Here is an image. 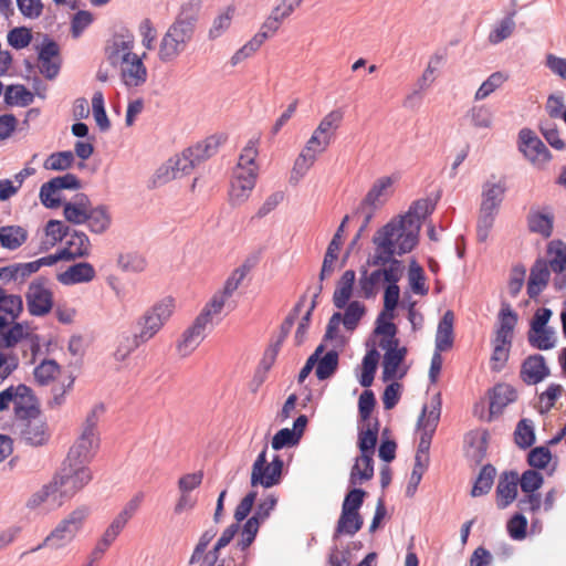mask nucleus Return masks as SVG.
<instances>
[{"label": "nucleus", "mask_w": 566, "mask_h": 566, "mask_svg": "<svg viewBox=\"0 0 566 566\" xmlns=\"http://www.w3.org/2000/svg\"><path fill=\"white\" fill-rule=\"evenodd\" d=\"M512 340L506 338L494 337L493 353L490 359L491 369L501 370L509 359Z\"/></svg>", "instance_id": "obj_44"}, {"label": "nucleus", "mask_w": 566, "mask_h": 566, "mask_svg": "<svg viewBox=\"0 0 566 566\" xmlns=\"http://www.w3.org/2000/svg\"><path fill=\"white\" fill-rule=\"evenodd\" d=\"M514 13L502 19L490 32L489 42L491 44H497L507 38H510L515 30Z\"/></svg>", "instance_id": "obj_50"}, {"label": "nucleus", "mask_w": 566, "mask_h": 566, "mask_svg": "<svg viewBox=\"0 0 566 566\" xmlns=\"http://www.w3.org/2000/svg\"><path fill=\"white\" fill-rule=\"evenodd\" d=\"M418 237L415 223L406 222L400 216L391 219L373 237L375 251L369 264L379 265L398 261L394 258L395 254L402 255L410 252L416 247Z\"/></svg>", "instance_id": "obj_1"}, {"label": "nucleus", "mask_w": 566, "mask_h": 566, "mask_svg": "<svg viewBox=\"0 0 566 566\" xmlns=\"http://www.w3.org/2000/svg\"><path fill=\"white\" fill-rule=\"evenodd\" d=\"M505 190L506 188L504 184L486 182L483 186L482 202L480 208L484 209L485 211L491 210L497 212L503 201Z\"/></svg>", "instance_id": "obj_30"}, {"label": "nucleus", "mask_w": 566, "mask_h": 566, "mask_svg": "<svg viewBox=\"0 0 566 566\" xmlns=\"http://www.w3.org/2000/svg\"><path fill=\"white\" fill-rule=\"evenodd\" d=\"M549 375L545 358L539 355L528 356L521 366L520 377L527 385H536Z\"/></svg>", "instance_id": "obj_20"}, {"label": "nucleus", "mask_w": 566, "mask_h": 566, "mask_svg": "<svg viewBox=\"0 0 566 566\" xmlns=\"http://www.w3.org/2000/svg\"><path fill=\"white\" fill-rule=\"evenodd\" d=\"M374 476V461L373 455L360 454L350 471V484H361Z\"/></svg>", "instance_id": "obj_38"}, {"label": "nucleus", "mask_w": 566, "mask_h": 566, "mask_svg": "<svg viewBox=\"0 0 566 566\" xmlns=\"http://www.w3.org/2000/svg\"><path fill=\"white\" fill-rule=\"evenodd\" d=\"M528 343L541 350L551 349L555 346L554 333L547 328H533L528 333Z\"/></svg>", "instance_id": "obj_52"}, {"label": "nucleus", "mask_w": 566, "mask_h": 566, "mask_svg": "<svg viewBox=\"0 0 566 566\" xmlns=\"http://www.w3.org/2000/svg\"><path fill=\"white\" fill-rule=\"evenodd\" d=\"M23 312V301L20 295L9 294L0 287V349L14 348L23 340L38 349L39 336L28 322H18Z\"/></svg>", "instance_id": "obj_2"}, {"label": "nucleus", "mask_w": 566, "mask_h": 566, "mask_svg": "<svg viewBox=\"0 0 566 566\" xmlns=\"http://www.w3.org/2000/svg\"><path fill=\"white\" fill-rule=\"evenodd\" d=\"M229 298L230 297L226 296L222 292H216L210 301L203 306L197 318L209 327H212L213 319L221 314Z\"/></svg>", "instance_id": "obj_32"}, {"label": "nucleus", "mask_w": 566, "mask_h": 566, "mask_svg": "<svg viewBox=\"0 0 566 566\" xmlns=\"http://www.w3.org/2000/svg\"><path fill=\"white\" fill-rule=\"evenodd\" d=\"M440 415L441 402L439 398L432 401L430 407L424 406L418 420V428L421 432L433 434L438 427Z\"/></svg>", "instance_id": "obj_35"}, {"label": "nucleus", "mask_w": 566, "mask_h": 566, "mask_svg": "<svg viewBox=\"0 0 566 566\" xmlns=\"http://www.w3.org/2000/svg\"><path fill=\"white\" fill-rule=\"evenodd\" d=\"M27 308L32 316L49 314L54 304L51 283L43 276H38L28 286L25 292Z\"/></svg>", "instance_id": "obj_10"}, {"label": "nucleus", "mask_w": 566, "mask_h": 566, "mask_svg": "<svg viewBox=\"0 0 566 566\" xmlns=\"http://www.w3.org/2000/svg\"><path fill=\"white\" fill-rule=\"evenodd\" d=\"M518 474L516 472H504L496 486V503L499 509L509 506L517 495Z\"/></svg>", "instance_id": "obj_22"}, {"label": "nucleus", "mask_w": 566, "mask_h": 566, "mask_svg": "<svg viewBox=\"0 0 566 566\" xmlns=\"http://www.w3.org/2000/svg\"><path fill=\"white\" fill-rule=\"evenodd\" d=\"M28 239V231L20 226H4L0 228V243L4 249L15 250Z\"/></svg>", "instance_id": "obj_37"}, {"label": "nucleus", "mask_w": 566, "mask_h": 566, "mask_svg": "<svg viewBox=\"0 0 566 566\" xmlns=\"http://www.w3.org/2000/svg\"><path fill=\"white\" fill-rule=\"evenodd\" d=\"M92 203L84 193H77L72 201L63 205V216L65 220L73 224H83L87 220Z\"/></svg>", "instance_id": "obj_21"}, {"label": "nucleus", "mask_w": 566, "mask_h": 566, "mask_svg": "<svg viewBox=\"0 0 566 566\" xmlns=\"http://www.w3.org/2000/svg\"><path fill=\"white\" fill-rule=\"evenodd\" d=\"M355 281L356 273L354 270H346L337 281L333 294V303L338 310L344 308L349 302L353 295Z\"/></svg>", "instance_id": "obj_27"}, {"label": "nucleus", "mask_w": 566, "mask_h": 566, "mask_svg": "<svg viewBox=\"0 0 566 566\" xmlns=\"http://www.w3.org/2000/svg\"><path fill=\"white\" fill-rule=\"evenodd\" d=\"M378 269L368 272L366 269L360 271L358 280L359 295L364 298H373L377 295L381 282L401 280L405 266L401 261H390L377 265Z\"/></svg>", "instance_id": "obj_8"}, {"label": "nucleus", "mask_w": 566, "mask_h": 566, "mask_svg": "<svg viewBox=\"0 0 566 566\" xmlns=\"http://www.w3.org/2000/svg\"><path fill=\"white\" fill-rule=\"evenodd\" d=\"M69 239L65 247L61 250V256L64 260H74L77 258L87 256L91 250V242L88 237L81 231L69 233Z\"/></svg>", "instance_id": "obj_24"}, {"label": "nucleus", "mask_w": 566, "mask_h": 566, "mask_svg": "<svg viewBox=\"0 0 566 566\" xmlns=\"http://www.w3.org/2000/svg\"><path fill=\"white\" fill-rule=\"evenodd\" d=\"M514 440L522 449H527L535 442V432L532 420L522 419L518 421L514 431Z\"/></svg>", "instance_id": "obj_49"}, {"label": "nucleus", "mask_w": 566, "mask_h": 566, "mask_svg": "<svg viewBox=\"0 0 566 566\" xmlns=\"http://www.w3.org/2000/svg\"><path fill=\"white\" fill-rule=\"evenodd\" d=\"M220 143L221 140L219 137L210 136L205 140L197 143L195 146H191V149L195 151L196 158H199L201 163L217 153Z\"/></svg>", "instance_id": "obj_63"}, {"label": "nucleus", "mask_w": 566, "mask_h": 566, "mask_svg": "<svg viewBox=\"0 0 566 566\" xmlns=\"http://www.w3.org/2000/svg\"><path fill=\"white\" fill-rule=\"evenodd\" d=\"M175 170L179 174V177L188 175L192 169L200 163L199 158H196L195 151L191 147L185 149L180 155L170 158Z\"/></svg>", "instance_id": "obj_48"}, {"label": "nucleus", "mask_w": 566, "mask_h": 566, "mask_svg": "<svg viewBox=\"0 0 566 566\" xmlns=\"http://www.w3.org/2000/svg\"><path fill=\"white\" fill-rule=\"evenodd\" d=\"M175 307V298L165 296L147 308L137 321L138 332L133 336V346L124 352L118 348L115 358L124 360L132 350L153 339L169 321Z\"/></svg>", "instance_id": "obj_4"}, {"label": "nucleus", "mask_w": 566, "mask_h": 566, "mask_svg": "<svg viewBox=\"0 0 566 566\" xmlns=\"http://www.w3.org/2000/svg\"><path fill=\"white\" fill-rule=\"evenodd\" d=\"M453 323L454 314L452 311H447L439 322L436 335V349L438 352H446L453 345Z\"/></svg>", "instance_id": "obj_29"}, {"label": "nucleus", "mask_w": 566, "mask_h": 566, "mask_svg": "<svg viewBox=\"0 0 566 566\" xmlns=\"http://www.w3.org/2000/svg\"><path fill=\"white\" fill-rule=\"evenodd\" d=\"M92 108L95 122L101 130H108L111 127L109 119L106 115V111L104 107V96L101 91L94 93L92 97Z\"/></svg>", "instance_id": "obj_59"}, {"label": "nucleus", "mask_w": 566, "mask_h": 566, "mask_svg": "<svg viewBox=\"0 0 566 566\" xmlns=\"http://www.w3.org/2000/svg\"><path fill=\"white\" fill-rule=\"evenodd\" d=\"M391 186L390 177H381L374 182L357 209V213L364 214V227H368L375 210L385 203Z\"/></svg>", "instance_id": "obj_14"}, {"label": "nucleus", "mask_w": 566, "mask_h": 566, "mask_svg": "<svg viewBox=\"0 0 566 566\" xmlns=\"http://www.w3.org/2000/svg\"><path fill=\"white\" fill-rule=\"evenodd\" d=\"M516 322L517 315L513 312L509 304L503 303L499 314V327L495 332V337L512 340Z\"/></svg>", "instance_id": "obj_40"}, {"label": "nucleus", "mask_w": 566, "mask_h": 566, "mask_svg": "<svg viewBox=\"0 0 566 566\" xmlns=\"http://www.w3.org/2000/svg\"><path fill=\"white\" fill-rule=\"evenodd\" d=\"M379 357L380 355L376 348H371L364 356L361 364V375L359 379V382L363 387L367 388L371 386Z\"/></svg>", "instance_id": "obj_45"}, {"label": "nucleus", "mask_w": 566, "mask_h": 566, "mask_svg": "<svg viewBox=\"0 0 566 566\" xmlns=\"http://www.w3.org/2000/svg\"><path fill=\"white\" fill-rule=\"evenodd\" d=\"M496 213L497 212L495 211H485L484 209L480 208V214L476 224V237L480 242H485L488 240Z\"/></svg>", "instance_id": "obj_61"}, {"label": "nucleus", "mask_w": 566, "mask_h": 566, "mask_svg": "<svg viewBox=\"0 0 566 566\" xmlns=\"http://www.w3.org/2000/svg\"><path fill=\"white\" fill-rule=\"evenodd\" d=\"M17 419L22 420L35 413H41L39 402L33 390L24 385L14 386L13 400L11 402Z\"/></svg>", "instance_id": "obj_19"}, {"label": "nucleus", "mask_w": 566, "mask_h": 566, "mask_svg": "<svg viewBox=\"0 0 566 566\" xmlns=\"http://www.w3.org/2000/svg\"><path fill=\"white\" fill-rule=\"evenodd\" d=\"M193 31L190 20L177 19L160 40L158 59L164 63L175 61L187 49Z\"/></svg>", "instance_id": "obj_7"}, {"label": "nucleus", "mask_w": 566, "mask_h": 566, "mask_svg": "<svg viewBox=\"0 0 566 566\" xmlns=\"http://www.w3.org/2000/svg\"><path fill=\"white\" fill-rule=\"evenodd\" d=\"M19 437L25 444L38 448L50 441L51 430L45 418L35 413L20 420Z\"/></svg>", "instance_id": "obj_13"}, {"label": "nucleus", "mask_w": 566, "mask_h": 566, "mask_svg": "<svg viewBox=\"0 0 566 566\" xmlns=\"http://www.w3.org/2000/svg\"><path fill=\"white\" fill-rule=\"evenodd\" d=\"M363 524L364 521L359 512L342 511L336 525L335 537L342 534L354 535L361 528Z\"/></svg>", "instance_id": "obj_41"}, {"label": "nucleus", "mask_w": 566, "mask_h": 566, "mask_svg": "<svg viewBox=\"0 0 566 566\" xmlns=\"http://www.w3.org/2000/svg\"><path fill=\"white\" fill-rule=\"evenodd\" d=\"M408 280L410 289L415 294L426 295L428 293L424 272L416 262L410 264Z\"/></svg>", "instance_id": "obj_58"}, {"label": "nucleus", "mask_w": 566, "mask_h": 566, "mask_svg": "<svg viewBox=\"0 0 566 566\" xmlns=\"http://www.w3.org/2000/svg\"><path fill=\"white\" fill-rule=\"evenodd\" d=\"M434 210V203L429 199H419L415 201L409 210L400 216L406 222H412L417 226V232H420L421 221Z\"/></svg>", "instance_id": "obj_39"}, {"label": "nucleus", "mask_w": 566, "mask_h": 566, "mask_svg": "<svg viewBox=\"0 0 566 566\" xmlns=\"http://www.w3.org/2000/svg\"><path fill=\"white\" fill-rule=\"evenodd\" d=\"M99 446L98 434L82 433L70 448L65 461L88 467Z\"/></svg>", "instance_id": "obj_17"}, {"label": "nucleus", "mask_w": 566, "mask_h": 566, "mask_svg": "<svg viewBox=\"0 0 566 566\" xmlns=\"http://www.w3.org/2000/svg\"><path fill=\"white\" fill-rule=\"evenodd\" d=\"M344 113L340 109H333L327 113L314 129L324 136L328 142L333 143L338 128L342 125Z\"/></svg>", "instance_id": "obj_36"}, {"label": "nucleus", "mask_w": 566, "mask_h": 566, "mask_svg": "<svg viewBox=\"0 0 566 566\" xmlns=\"http://www.w3.org/2000/svg\"><path fill=\"white\" fill-rule=\"evenodd\" d=\"M268 447L256 457L251 470V485L263 488H272L277 485L282 479L283 460L275 455L271 462H268L266 458Z\"/></svg>", "instance_id": "obj_9"}, {"label": "nucleus", "mask_w": 566, "mask_h": 566, "mask_svg": "<svg viewBox=\"0 0 566 566\" xmlns=\"http://www.w3.org/2000/svg\"><path fill=\"white\" fill-rule=\"evenodd\" d=\"M517 398L516 390L509 384H497L490 396V413L499 415Z\"/></svg>", "instance_id": "obj_28"}, {"label": "nucleus", "mask_w": 566, "mask_h": 566, "mask_svg": "<svg viewBox=\"0 0 566 566\" xmlns=\"http://www.w3.org/2000/svg\"><path fill=\"white\" fill-rule=\"evenodd\" d=\"M543 475L535 470H526L521 478H518V484L523 493H536V491L543 485Z\"/></svg>", "instance_id": "obj_64"}, {"label": "nucleus", "mask_w": 566, "mask_h": 566, "mask_svg": "<svg viewBox=\"0 0 566 566\" xmlns=\"http://www.w3.org/2000/svg\"><path fill=\"white\" fill-rule=\"evenodd\" d=\"M400 280L388 281L384 292V310L377 318H389L394 319V311L396 310L399 297L400 289L398 282Z\"/></svg>", "instance_id": "obj_42"}, {"label": "nucleus", "mask_w": 566, "mask_h": 566, "mask_svg": "<svg viewBox=\"0 0 566 566\" xmlns=\"http://www.w3.org/2000/svg\"><path fill=\"white\" fill-rule=\"evenodd\" d=\"M555 216L551 206L533 205L527 216L526 224L531 233L548 239L553 234Z\"/></svg>", "instance_id": "obj_16"}, {"label": "nucleus", "mask_w": 566, "mask_h": 566, "mask_svg": "<svg viewBox=\"0 0 566 566\" xmlns=\"http://www.w3.org/2000/svg\"><path fill=\"white\" fill-rule=\"evenodd\" d=\"M87 220L85 223L87 224L90 231L93 233H103L105 232L112 222L111 213L108 212L107 207L101 205L97 207L90 208V212L87 213Z\"/></svg>", "instance_id": "obj_33"}, {"label": "nucleus", "mask_w": 566, "mask_h": 566, "mask_svg": "<svg viewBox=\"0 0 566 566\" xmlns=\"http://www.w3.org/2000/svg\"><path fill=\"white\" fill-rule=\"evenodd\" d=\"M344 308L345 313L342 315L343 324L346 329L353 331L357 327L366 312L365 305L358 301H353L348 302Z\"/></svg>", "instance_id": "obj_54"}, {"label": "nucleus", "mask_w": 566, "mask_h": 566, "mask_svg": "<svg viewBox=\"0 0 566 566\" xmlns=\"http://www.w3.org/2000/svg\"><path fill=\"white\" fill-rule=\"evenodd\" d=\"M54 476L63 488V494L72 499L93 480V472L90 467H83L64 460L61 469Z\"/></svg>", "instance_id": "obj_12"}, {"label": "nucleus", "mask_w": 566, "mask_h": 566, "mask_svg": "<svg viewBox=\"0 0 566 566\" xmlns=\"http://www.w3.org/2000/svg\"><path fill=\"white\" fill-rule=\"evenodd\" d=\"M90 514L91 510L87 505H80L75 507L56 524V526L44 538L43 543L32 551H38L43 546H49L53 549L66 547L82 531Z\"/></svg>", "instance_id": "obj_6"}, {"label": "nucleus", "mask_w": 566, "mask_h": 566, "mask_svg": "<svg viewBox=\"0 0 566 566\" xmlns=\"http://www.w3.org/2000/svg\"><path fill=\"white\" fill-rule=\"evenodd\" d=\"M548 270L556 274H562L566 271V244L560 240H555L547 245Z\"/></svg>", "instance_id": "obj_34"}, {"label": "nucleus", "mask_w": 566, "mask_h": 566, "mask_svg": "<svg viewBox=\"0 0 566 566\" xmlns=\"http://www.w3.org/2000/svg\"><path fill=\"white\" fill-rule=\"evenodd\" d=\"M406 356L407 348L403 346L385 352L382 360V379L385 381L394 379L398 376L399 367L405 360Z\"/></svg>", "instance_id": "obj_31"}, {"label": "nucleus", "mask_w": 566, "mask_h": 566, "mask_svg": "<svg viewBox=\"0 0 566 566\" xmlns=\"http://www.w3.org/2000/svg\"><path fill=\"white\" fill-rule=\"evenodd\" d=\"M397 326L389 318H377L374 335L378 337V347L385 352L396 349L399 346L397 338Z\"/></svg>", "instance_id": "obj_25"}, {"label": "nucleus", "mask_w": 566, "mask_h": 566, "mask_svg": "<svg viewBox=\"0 0 566 566\" xmlns=\"http://www.w3.org/2000/svg\"><path fill=\"white\" fill-rule=\"evenodd\" d=\"M262 38H263V35H254L244 45H242L239 50H237L230 59L231 65L235 66V65L240 64L241 62H243L244 60L253 56L260 50V48L263 45Z\"/></svg>", "instance_id": "obj_55"}, {"label": "nucleus", "mask_w": 566, "mask_h": 566, "mask_svg": "<svg viewBox=\"0 0 566 566\" xmlns=\"http://www.w3.org/2000/svg\"><path fill=\"white\" fill-rule=\"evenodd\" d=\"M96 272L94 266L88 262H81L67 268L57 275L59 282L64 285H73L87 283L94 280Z\"/></svg>", "instance_id": "obj_23"}, {"label": "nucleus", "mask_w": 566, "mask_h": 566, "mask_svg": "<svg viewBox=\"0 0 566 566\" xmlns=\"http://www.w3.org/2000/svg\"><path fill=\"white\" fill-rule=\"evenodd\" d=\"M60 374L61 367L53 359H44L33 370L34 379L41 386L51 384Z\"/></svg>", "instance_id": "obj_43"}, {"label": "nucleus", "mask_w": 566, "mask_h": 566, "mask_svg": "<svg viewBox=\"0 0 566 566\" xmlns=\"http://www.w3.org/2000/svg\"><path fill=\"white\" fill-rule=\"evenodd\" d=\"M509 75L504 72L492 73L475 92V101H482L489 97L494 91L500 88L506 81Z\"/></svg>", "instance_id": "obj_47"}, {"label": "nucleus", "mask_w": 566, "mask_h": 566, "mask_svg": "<svg viewBox=\"0 0 566 566\" xmlns=\"http://www.w3.org/2000/svg\"><path fill=\"white\" fill-rule=\"evenodd\" d=\"M249 271L250 268L247 264H242L241 266L234 269L226 280L224 285L220 292H222L226 296L231 297L233 293L239 289Z\"/></svg>", "instance_id": "obj_57"}, {"label": "nucleus", "mask_w": 566, "mask_h": 566, "mask_svg": "<svg viewBox=\"0 0 566 566\" xmlns=\"http://www.w3.org/2000/svg\"><path fill=\"white\" fill-rule=\"evenodd\" d=\"M33 98V94L21 84L9 85L4 92V101L10 106H28Z\"/></svg>", "instance_id": "obj_46"}, {"label": "nucleus", "mask_w": 566, "mask_h": 566, "mask_svg": "<svg viewBox=\"0 0 566 566\" xmlns=\"http://www.w3.org/2000/svg\"><path fill=\"white\" fill-rule=\"evenodd\" d=\"M331 144L332 143L324 136L314 130L294 161L292 179L298 181L303 178L314 166L317 158L327 150Z\"/></svg>", "instance_id": "obj_11"}, {"label": "nucleus", "mask_w": 566, "mask_h": 566, "mask_svg": "<svg viewBox=\"0 0 566 566\" xmlns=\"http://www.w3.org/2000/svg\"><path fill=\"white\" fill-rule=\"evenodd\" d=\"M518 142L520 150L533 165L544 167L552 159L551 151L533 130L528 128L521 129Z\"/></svg>", "instance_id": "obj_15"}, {"label": "nucleus", "mask_w": 566, "mask_h": 566, "mask_svg": "<svg viewBox=\"0 0 566 566\" xmlns=\"http://www.w3.org/2000/svg\"><path fill=\"white\" fill-rule=\"evenodd\" d=\"M233 14L234 9L228 7L224 12L213 20L212 27L209 30V38L211 40L220 38L230 28Z\"/></svg>", "instance_id": "obj_60"}, {"label": "nucleus", "mask_w": 566, "mask_h": 566, "mask_svg": "<svg viewBox=\"0 0 566 566\" xmlns=\"http://www.w3.org/2000/svg\"><path fill=\"white\" fill-rule=\"evenodd\" d=\"M209 329H211V327L196 317L193 323L184 331L177 342L176 349L178 355L184 358L190 356L203 342Z\"/></svg>", "instance_id": "obj_18"}, {"label": "nucleus", "mask_w": 566, "mask_h": 566, "mask_svg": "<svg viewBox=\"0 0 566 566\" xmlns=\"http://www.w3.org/2000/svg\"><path fill=\"white\" fill-rule=\"evenodd\" d=\"M258 144V139L249 140L239 156L229 189V202L231 206H240L245 202L255 186L259 171L255 163L259 154Z\"/></svg>", "instance_id": "obj_5"}, {"label": "nucleus", "mask_w": 566, "mask_h": 566, "mask_svg": "<svg viewBox=\"0 0 566 566\" xmlns=\"http://www.w3.org/2000/svg\"><path fill=\"white\" fill-rule=\"evenodd\" d=\"M549 276L551 271L546 260H537L531 269L527 282V294L531 298H535L542 293L549 281Z\"/></svg>", "instance_id": "obj_26"}, {"label": "nucleus", "mask_w": 566, "mask_h": 566, "mask_svg": "<svg viewBox=\"0 0 566 566\" xmlns=\"http://www.w3.org/2000/svg\"><path fill=\"white\" fill-rule=\"evenodd\" d=\"M316 377L319 380L329 378L338 366V354L335 350L326 353L323 357H318L316 363Z\"/></svg>", "instance_id": "obj_51"}, {"label": "nucleus", "mask_w": 566, "mask_h": 566, "mask_svg": "<svg viewBox=\"0 0 566 566\" xmlns=\"http://www.w3.org/2000/svg\"><path fill=\"white\" fill-rule=\"evenodd\" d=\"M134 48L135 38L127 33L114 35L105 50L107 61L119 69L120 81L128 88L144 85L148 77L144 63L146 53L138 55L134 52Z\"/></svg>", "instance_id": "obj_3"}, {"label": "nucleus", "mask_w": 566, "mask_h": 566, "mask_svg": "<svg viewBox=\"0 0 566 566\" xmlns=\"http://www.w3.org/2000/svg\"><path fill=\"white\" fill-rule=\"evenodd\" d=\"M494 474L495 469L492 465H484L472 488V496H481L486 494L492 488Z\"/></svg>", "instance_id": "obj_56"}, {"label": "nucleus", "mask_w": 566, "mask_h": 566, "mask_svg": "<svg viewBox=\"0 0 566 566\" xmlns=\"http://www.w3.org/2000/svg\"><path fill=\"white\" fill-rule=\"evenodd\" d=\"M74 163V154L71 150L51 154L43 163L46 170H66Z\"/></svg>", "instance_id": "obj_53"}, {"label": "nucleus", "mask_w": 566, "mask_h": 566, "mask_svg": "<svg viewBox=\"0 0 566 566\" xmlns=\"http://www.w3.org/2000/svg\"><path fill=\"white\" fill-rule=\"evenodd\" d=\"M8 43L15 50L27 48L32 41V32L29 28L18 27L8 32Z\"/></svg>", "instance_id": "obj_62"}]
</instances>
